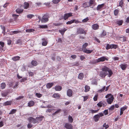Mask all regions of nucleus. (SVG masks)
Masks as SVG:
<instances>
[{
    "label": "nucleus",
    "instance_id": "603ef678",
    "mask_svg": "<svg viewBox=\"0 0 129 129\" xmlns=\"http://www.w3.org/2000/svg\"><path fill=\"white\" fill-rule=\"evenodd\" d=\"M28 73L29 76L32 77L34 75V74L33 72H31L30 71H29L28 72Z\"/></svg>",
    "mask_w": 129,
    "mask_h": 129
},
{
    "label": "nucleus",
    "instance_id": "1a4fd4ad",
    "mask_svg": "<svg viewBox=\"0 0 129 129\" xmlns=\"http://www.w3.org/2000/svg\"><path fill=\"white\" fill-rule=\"evenodd\" d=\"M64 127L68 129H72L73 127V125L69 123H66L64 125Z\"/></svg>",
    "mask_w": 129,
    "mask_h": 129
},
{
    "label": "nucleus",
    "instance_id": "79ce46f5",
    "mask_svg": "<svg viewBox=\"0 0 129 129\" xmlns=\"http://www.w3.org/2000/svg\"><path fill=\"white\" fill-rule=\"evenodd\" d=\"M34 30V29H28L26 30V31L27 33H30L33 32Z\"/></svg>",
    "mask_w": 129,
    "mask_h": 129
},
{
    "label": "nucleus",
    "instance_id": "c03bdc74",
    "mask_svg": "<svg viewBox=\"0 0 129 129\" xmlns=\"http://www.w3.org/2000/svg\"><path fill=\"white\" fill-rule=\"evenodd\" d=\"M119 11L118 9H115L114 11V12L115 16H117L119 13Z\"/></svg>",
    "mask_w": 129,
    "mask_h": 129
},
{
    "label": "nucleus",
    "instance_id": "f704fd0d",
    "mask_svg": "<svg viewBox=\"0 0 129 129\" xmlns=\"http://www.w3.org/2000/svg\"><path fill=\"white\" fill-rule=\"evenodd\" d=\"M68 120L70 123H72L73 122V119L71 116L70 115L69 116Z\"/></svg>",
    "mask_w": 129,
    "mask_h": 129
},
{
    "label": "nucleus",
    "instance_id": "5fc2aeb1",
    "mask_svg": "<svg viewBox=\"0 0 129 129\" xmlns=\"http://www.w3.org/2000/svg\"><path fill=\"white\" fill-rule=\"evenodd\" d=\"M102 101H101L97 104V105L99 107H101L102 106Z\"/></svg>",
    "mask_w": 129,
    "mask_h": 129
},
{
    "label": "nucleus",
    "instance_id": "4d7b16f0",
    "mask_svg": "<svg viewBox=\"0 0 129 129\" xmlns=\"http://www.w3.org/2000/svg\"><path fill=\"white\" fill-rule=\"evenodd\" d=\"M36 95L38 98H40L42 96V94L40 93H36Z\"/></svg>",
    "mask_w": 129,
    "mask_h": 129
},
{
    "label": "nucleus",
    "instance_id": "6ab92c4d",
    "mask_svg": "<svg viewBox=\"0 0 129 129\" xmlns=\"http://www.w3.org/2000/svg\"><path fill=\"white\" fill-rule=\"evenodd\" d=\"M83 51L87 54L90 53L92 51V50H87L86 49H83L82 51Z\"/></svg>",
    "mask_w": 129,
    "mask_h": 129
},
{
    "label": "nucleus",
    "instance_id": "774afa93",
    "mask_svg": "<svg viewBox=\"0 0 129 129\" xmlns=\"http://www.w3.org/2000/svg\"><path fill=\"white\" fill-rule=\"evenodd\" d=\"M3 96L5 97L6 96L8 95V93L7 92L3 93L2 94Z\"/></svg>",
    "mask_w": 129,
    "mask_h": 129
},
{
    "label": "nucleus",
    "instance_id": "a19ab883",
    "mask_svg": "<svg viewBox=\"0 0 129 129\" xmlns=\"http://www.w3.org/2000/svg\"><path fill=\"white\" fill-rule=\"evenodd\" d=\"M6 86V84L5 83H3L1 84V87L2 89H4Z\"/></svg>",
    "mask_w": 129,
    "mask_h": 129
},
{
    "label": "nucleus",
    "instance_id": "5701e85b",
    "mask_svg": "<svg viewBox=\"0 0 129 129\" xmlns=\"http://www.w3.org/2000/svg\"><path fill=\"white\" fill-rule=\"evenodd\" d=\"M84 77V75L83 73H81L79 74L78 76V78L79 79L82 80Z\"/></svg>",
    "mask_w": 129,
    "mask_h": 129
},
{
    "label": "nucleus",
    "instance_id": "bf43d9fd",
    "mask_svg": "<svg viewBox=\"0 0 129 129\" xmlns=\"http://www.w3.org/2000/svg\"><path fill=\"white\" fill-rule=\"evenodd\" d=\"M47 44V42L46 41H44L42 43V45L44 46H46Z\"/></svg>",
    "mask_w": 129,
    "mask_h": 129
},
{
    "label": "nucleus",
    "instance_id": "ea45409f",
    "mask_svg": "<svg viewBox=\"0 0 129 129\" xmlns=\"http://www.w3.org/2000/svg\"><path fill=\"white\" fill-rule=\"evenodd\" d=\"M31 64L34 66H36L37 65V62L35 60H33L31 61Z\"/></svg>",
    "mask_w": 129,
    "mask_h": 129
},
{
    "label": "nucleus",
    "instance_id": "f03ea898",
    "mask_svg": "<svg viewBox=\"0 0 129 129\" xmlns=\"http://www.w3.org/2000/svg\"><path fill=\"white\" fill-rule=\"evenodd\" d=\"M77 32L78 34H84L85 35L86 34V33L85 31L83 28L81 27L77 29Z\"/></svg>",
    "mask_w": 129,
    "mask_h": 129
},
{
    "label": "nucleus",
    "instance_id": "f257e3e1",
    "mask_svg": "<svg viewBox=\"0 0 129 129\" xmlns=\"http://www.w3.org/2000/svg\"><path fill=\"white\" fill-rule=\"evenodd\" d=\"M107 72H108V77H110L113 74L111 70L109 68L104 66L102 68V71L100 72L99 75L102 78H105L108 75Z\"/></svg>",
    "mask_w": 129,
    "mask_h": 129
},
{
    "label": "nucleus",
    "instance_id": "2f4dec72",
    "mask_svg": "<svg viewBox=\"0 0 129 129\" xmlns=\"http://www.w3.org/2000/svg\"><path fill=\"white\" fill-rule=\"evenodd\" d=\"M123 21L122 20H118L116 22V23L119 25H121L123 23Z\"/></svg>",
    "mask_w": 129,
    "mask_h": 129
},
{
    "label": "nucleus",
    "instance_id": "72a5a7b5",
    "mask_svg": "<svg viewBox=\"0 0 129 129\" xmlns=\"http://www.w3.org/2000/svg\"><path fill=\"white\" fill-rule=\"evenodd\" d=\"M127 106L125 105L124 106L120 109V110L123 112L127 108Z\"/></svg>",
    "mask_w": 129,
    "mask_h": 129
},
{
    "label": "nucleus",
    "instance_id": "8fccbe9b",
    "mask_svg": "<svg viewBox=\"0 0 129 129\" xmlns=\"http://www.w3.org/2000/svg\"><path fill=\"white\" fill-rule=\"evenodd\" d=\"M74 21L73 20L68 21L66 22V24L67 25L71 24L72 23H74Z\"/></svg>",
    "mask_w": 129,
    "mask_h": 129
},
{
    "label": "nucleus",
    "instance_id": "338daca9",
    "mask_svg": "<svg viewBox=\"0 0 129 129\" xmlns=\"http://www.w3.org/2000/svg\"><path fill=\"white\" fill-rule=\"evenodd\" d=\"M21 41L20 39H18L16 41V44H20L21 43Z\"/></svg>",
    "mask_w": 129,
    "mask_h": 129
},
{
    "label": "nucleus",
    "instance_id": "680f3d73",
    "mask_svg": "<svg viewBox=\"0 0 129 129\" xmlns=\"http://www.w3.org/2000/svg\"><path fill=\"white\" fill-rule=\"evenodd\" d=\"M98 95H95L93 98V100L94 101H96L97 100Z\"/></svg>",
    "mask_w": 129,
    "mask_h": 129
},
{
    "label": "nucleus",
    "instance_id": "6e6d98bb",
    "mask_svg": "<svg viewBox=\"0 0 129 129\" xmlns=\"http://www.w3.org/2000/svg\"><path fill=\"white\" fill-rule=\"evenodd\" d=\"M103 126L105 127V129H107L109 127L108 124H106V123H104L103 125Z\"/></svg>",
    "mask_w": 129,
    "mask_h": 129
},
{
    "label": "nucleus",
    "instance_id": "9d476101",
    "mask_svg": "<svg viewBox=\"0 0 129 129\" xmlns=\"http://www.w3.org/2000/svg\"><path fill=\"white\" fill-rule=\"evenodd\" d=\"M28 120L30 123H33L34 124L36 123V121L35 118H34L33 117H29L28 119Z\"/></svg>",
    "mask_w": 129,
    "mask_h": 129
},
{
    "label": "nucleus",
    "instance_id": "a18cd8bd",
    "mask_svg": "<svg viewBox=\"0 0 129 129\" xmlns=\"http://www.w3.org/2000/svg\"><path fill=\"white\" fill-rule=\"evenodd\" d=\"M106 32L104 30L102 33L101 35V36L102 37H104L106 36Z\"/></svg>",
    "mask_w": 129,
    "mask_h": 129
},
{
    "label": "nucleus",
    "instance_id": "c85d7f7f",
    "mask_svg": "<svg viewBox=\"0 0 129 129\" xmlns=\"http://www.w3.org/2000/svg\"><path fill=\"white\" fill-rule=\"evenodd\" d=\"M105 88L106 86H104L102 88L99 90L98 92L99 93H101L102 92H103L105 90Z\"/></svg>",
    "mask_w": 129,
    "mask_h": 129
},
{
    "label": "nucleus",
    "instance_id": "4c0bfd02",
    "mask_svg": "<svg viewBox=\"0 0 129 129\" xmlns=\"http://www.w3.org/2000/svg\"><path fill=\"white\" fill-rule=\"evenodd\" d=\"M89 2L90 6L94 4L95 2L94 0H90Z\"/></svg>",
    "mask_w": 129,
    "mask_h": 129
},
{
    "label": "nucleus",
    "instance_id": "2eb2a0df",
    "mask_svg": "<svg viewBox=\"0 0 129 129\" xmlns=\"http://www.w3.org/2000/svg\"><path fill=\"white\" fill-rule=\"evenodd\" d=\"M34 104L35 102L34 101H31L28 103L27 106L29 107H31L33 106L34 105Z\"/></svg>",
    "mask_w": 129,
    "mask_h": 129
},
{
    "label": "nucleus",
    "instance_id": "b1692460",
    "mask_svg": "<svg viewBox=\"0 0 129 129\" xmlns=\"http://www.w3.org/2000/svg\"><path fill=\"white\" fill-rule=\"evenodd\" d=\"M29 6V4L28 3L26 2H25L24 3L23 8L24 9H27L28 8Z\"/></svg>",
    "mask_w": 129,
    "mask_h": 129
},
{
    "label": "nucleus",
    "instance_id": "f8f14e48",
    "mask_svg": "<svg viewBox=\"0 0 129 129\" xmlns=\"http://www.w3.org/2000/svg\"><path fill=\"white\" fill-rule=\"evenodd\" d=\"M99 26L97 24H93L92 26V28L94 30H96L99 28Z\"/></svg>",
    "mask_w": 129,
    "mask_h": 129
},
{
    "label": "nucleus",
    "instance_id": "13d9d810",
    "mask_svg": "<svg viewBox=\"0 0 129 129\" xmlns=\"http://www.w3.org/2000/svg\"><path fill=\"white\" fill-rule=\"evenodd\" d=\"M98 110H91L90 111H91V113H94L97 112Z\"/></svg>",
    "mask_w": 129,
    "mask_h": 129
},
{
    "label": "nucleus",
    "instance_id": "aec40b11",
    "mask_svg": "<svg viewBox=\"0 0 129 129\" xmlns=\"http://www.w3.org/2000/svg\"><path fill=\"white\" fill-rule=\"evenodd\" d=\"M93 118L95 122H97L99 120L100 117L97 114L94 116Z\"/></svg>",
    "mask_w": 129,
    "mask_h": 129
},
{
    "label": "nucleus",
    "instance_id": "423d86ee",
    "mask_svg": "<svg viewBox=\"0 0 129 129\" xmlns=\"http://www.w3.org/2000/svg\"><path fill=\"white\" fill-rule=\"evenodd\" d=\"M44 117L43 116L37 117L36 118H35L36 121V123H38L39 122H41Z\"/></svg>",
    "mask_w": 129,
    "mask_h": 129
},
{
    "label": "nucleus",
    "instance_id": "9b49d317",
    "mask_svg": "<svg viewBox=\"0 0 129 129\" xmlns=\"http://www.w3.org/2000/svg\"><path fill=\"white\" fill-rule=\"evenodd\" d=\"M72 91L71 89H69L68 90L67 92V95L69 97L72 96Z\"/></svg>",
    "mask_w": 129,
    "mask_h": 129
},
{
    "label": "nucleus",
    "instance_id": "39448f33",
    "mask_svg": "<svg viewBox=\"0 0 129 129\" xmlns=\"http://www.w3.org/2000/svg\"><path fill=\"white\" fill-rule=\"evenodd\" d=\"M48 20V19L47 17V16L44 15L42 18L41 20L42 23H45Z\"/></svg>",
    "mask_w": 129,
    "mask_h": 129
},
{
    "label": "nucleus",
    "instance_id": "864d4df0",
    "mask_svg": "<svg viewBox=\"0 0 129 129\" xmlns=\"http://www.w3.org/2000/svg\"><path fill=\"white\" fill-rule=\"evenodd\" d=\"M123 1L122 0L119 3V6L122 7L123 6Z\"/></svg>",
    "mask_w": 129,
    "mask_h": 129
},
{
    "label": "nucleus",
    "instance_id": "4468645a",
    "mask_svg": "<svg viewBox=\"0 0 129 129\" xmlns=\"http://www.w3.org/2000/svg\"><path fill=\"white\" fill-rule=\"evenodd\" d=\"M53 83H49L46 85V87L47 88L50 89L54 85Z\"/></svg>",
    "mask_w": 129,
    "mask_h": 129
},
{
    "label": "nucleus",
    "instance_id": "a211bd4d",
    "mask_svg": "<svg viewBox=\"0 0 129 129\" xmlns=\"http://www.w3.org/2000/svg\"><path fill=\"white\" fill-rule=\"evenodd\" d=\"M12 101H7L4 103V105L6 106L11 105L12 103Z\"/></svg>",
    "mask_w": 129,
    "mask_h": 129
},
{
    "label": "nucleus",
    "instance_id": "58836bf2",
    "mask_svg": "<svg viewBox=\"0 0 129 129\" xmlns=\"http://www.w3.org/2000/svg\"><path fill=\"white\" fill-rule=\"evenodd\" d=\"M39 28H48V26L47 25H39Z\"/></svg>",
    "mask_w": 129,
    "mask_h": 129
},
{
    "label": "nucleus",
    "instance_id": "49530a36",
    "mask_svg": "<svg viewBox=\"0 0 129 129\" xmlns=\"http://www.w3.org/2000/svg\"><path fill=\"white\" fill-rule=\"evenodd\" d=\"M61 0H53L52 2L53 3L57 4L59 3Z\"/></svg>",
    "mask_w": 129,
    "mask_h": 129
},
{
    "label": "nucleus",
    "instance_id": "cd10ccee",
    "mask_svg": "<svg viewBox=\"0 0 129 129\" xmlns=\"http://www.w3.org/2000/svg\"><path fill=\"white\" fill-rule=\"evenodd\" d=\"M53 97L55 98H58L60 97V95L58 93H55L53 95Z\"/></svg>",
    "mask_w": 129,
    "mask_h": 129
},
{
    "label": "nucleus",
    "instance_id": "052dcab7",
    "mask_svg": "<svg viewBox=\"0 0 129 129\" xmlns=\"http://www.w3.org/2000/svg\"><path fill=\"white\" fill-rule=\"evenodd\" d=\"M33 125L30 123H29L27 125V127L28 128H30L33 126Z\"/></svg>",
    "mask_w": 129,
    "mask_h": 129
},
{
    "label": "nucleus",
    "instance_id": "0eeeda50",
    "mask_svg": "<svg viewBox=\"0 0 129 129\" xmlns=\"http://www.w3.org/2000/svg\"><path fill=\"white\" fill-rule=\"evenodd\" d=\"M98 59L99 62L101 61H105V60L108 61V60L107 57L105 56H102L100 58H98Z\"/></svg>",
    "mask_w": 129,
    "mask_h": 129
},
{
    "label": "nucleus",
    "instance_id": "412c9836",
    "mask_svg": "<svg viewBox=\"0 0 129 129\" xmlns=\"http://www.w3.org/2000/svg\"><path fill=\"white\" fill-rule=\"evenodd\" d=\"M67 29H66L65 28H63V29L61 30H59V31L60 33L62 36L63 35L65 31H66Z\"/></svg>",
    "mask_w": 129,
    "mask_h": 129
},
{
    "label": "nucleus",
    "instance_id": "f3484780",
    "mask_svg": "<svg viewBox=\"0 0 129 129\" xmlns=\"http://www.w3.org/2000/svg\"><path fill=\"white\" fill-rule=\"evenodd\" d=\"M120 66L122 70H125L126 68L127 64H121Z\"/></svg>",
    "mask_w": 129,
    "mask_h": 129
},
{
    "label": "nucleus",
    "instance_id": "c9c22d12",
    "mask_svg": "<svg viewBox=\"0 0 129 129\" xmlns=\"http://www.w3.org/2000/svg\"><path fill=\"white\" fill-rule=\"evenodd\" d=\"M112 49L113 48L115 49H116L118 47V45H115L114 44H111Z\"/></svg>",
    "mask_w": 129,
    "mask_h": 129
},
{
    "label": "nucleus",
    "instance_id": "e433bc0d",
    "mask_svg": "<svg viewBox=\"0 0 129 129\" xmlns=\"http://www.w3.org/2000/svg\"><path fill=\"white\" fill-rule=\"evenodd\" d=\"M16 111H17V110L16 109H13L11 110V111L9 113V114H13L14 113H15L16 112Z\"/></svg>",
    "mask_w": 129,
    "mask_h": 129
},
{
    "label": "nucleus",
    "instance_id": "c756f323",
    "mask_svg": "<svg viewBox=\"0 0 129 129\" xmlns=\"http://www.w3.org/2000/svg\"><path fill=\"white\" fill-rule=\"evenodd\" d=\"M99 62L98 59L93 60L90 61V63L92 64H96Z\"/></svg>",
    "mask_w": 129,
    "mask_h": 129
},
{
    "label": "nucleus",
    "instance_id": "09e8293b",
    "mask_svg": "<svg viewBox=\"0 0 129 129\" xmlns=\"http://www.w3.org/2000/svg\"><path fill=\"white\" fill-rule=\"evenodd\" d=\"M53 24L55 26H59L61 25L62 24V23H53Z\"/></svg>",
    "mask_w": 129,
    "mask_h": 129
},
{
    "label": "nucleus",
    "instance_id": "69168bd1",
    "mask_svg": "<svg viewBox=\"0 0 129 129\" xmlns=\"http://www.w3.org/2000/svg\"><path fill=\"white\" fill-rule=\"evenodd\" d=\"M20 82H24L26 80H27V78H23L20 80Z\"/></svg>",
    "mask_w": 129,
    "mask_h": 129
},
{
    "label": "nucleus",
    "instance_id": "dca6fc26",
    "mask_svg": "<svg viewBox=\"0 0 129 129\" xmlns=\"http://www.w3.org/2000/svg\"><path fill=\"white\" fill-rule=\"evenodd\" d=\"M105 5V4H102L101 5H98L97 8L96 9L97 10H99L102 8Z\"/></svg>",
    "mask_w": 129,
    "mask_h": 129
},
{
    "label": "nucleus",
    "instance_id": "4be33fe9",
    "mask_svg": "<svg viewBox=\"0 0 129 129\" xmlns=\"http://www.w3.org/2000/svg\"><path fill=\"white\" fill-rule=\"evenodd\" d=\"M55 89L56 91H60L62 89V87L60 86H56Z\"/></svg>",
    "mask_w": 129,
    "mask_h": 129
},
{
    "label": "nucleus",
    "instance_id": "7c9ffc66",
    "mask_svg": "<svg viewBox=\"0 0 129 129\" xmlns=\"http://www.w3.org/2000/svg\"><path fill=\"white\" fill-rule=\"evenodd\" d=\"M106 49L107 50L110 49H112L111 44L110 45L108 44H107Z\"/></svg>",
    "mask_w": 129,
    "mask_h": 129
},
{
    "label": "nucleus",
    "instance_id": "de8ad7c7",
    "mask_svg": "<svg viewBox=\"0 0 129 129\" xmlns=\"http://www.w3.org/2000/svg\"><path fill=\"white\" fill-rule=\"evenodd\" d=\"M114 105H113L111 106L110 108L109 109V111H112L114 110Z\"/></svg>",
    "mask_w": 129,
    "mask_h": 129
},
{
    "label": "nucleus",
    "instance_id": "ddd939ff",
    "mask_svg": "<svg viewBox=\"0 0 129 129\" xmlns=\"http://www.w3.org/2000/svg\"><path fill=\"white\" fill-rule=\"evenodd\" d=\"M90 6L89 2H85L83 4L82 7L84 8H86Z\"/></svg>",
    "mask_w": 129,
    "mask_h": 129
},
{
    "label": "nucleus",
    "instance_id": "3c124183",
    "mask_svg": "<svg viewBox=\"0 0 129 129\" xmlns=\"http://www.w3.org/2000/svg\"><path fill=\"white\" fill-rule=\"evenodd\" d=\"M89 20V19L88 17L86 18L83 19L82 20V22L83 23L86 22H87Z\"/></svg>",
    "mask_w": 129,
    "mask_h": 129
},
{
    "label": "nucleus",
    "instance_id": "20e7f679",
    "mask_svg": "<svg viewBox=\"0 0 129 129\" xmlns=\"http://www.w3.org/2000/svg\"><path fill=\"white\" fill-rule=\"evenodd\" d=\"M72 13H66L63 16V19L65 20H66L69 17L72 16Z\"/></svg>",
    "mask_w": 129,
    "mask_h": 129
},
{
    "label": "nucleus",
    "instance_id": "bb28decb",
    "mask_svg": "<svg viewBox=\"0 0 129 129\" xmlns=\"http://www.w3.org/2000/svg\"><path fill=\"white\" fill-rule=\"evenodd\" d=\"M20 58V57L19 56H16L12 58V59L15 61H16L19 60Z\"/></svg>",
    "mask_w": 129,
    "mask_h": 129
},
{
    "label": "nucleus",
    "instance_id": "0e129e2a",
    "mask_svg": "<svg viewBox=\"0 0 129 129\" xmlns=\"http://www.w3.org/2000/svg\"><path fill=\"white\" fill-rule=\"evenodd\" d=\"M82 97H83L84 98L83 101L84 102L86 101L88 98V96H82Z\"/></svg>",
    "mask_w": 129,
    "mask_h": 129
},
{
    "label": "nucleus",
    "instance_id": "6e6552de",
    "mask_svg": "<svg viewBox=\"0 0 129 129\" xmlns=\"http://www.w3.org/2000/svg\"><path fill=\"white\" fill-rule=\"evenodd\" d=\"M114 99V98L113 96H112L109 98L107 99V101L109 104H111L113 102Z\"/></svg>",
    "mask_w": 129,
    "mask_h": 129
},
{
    "label": "nucleus",
    "instance_id": "a878e982",
    "mask_svg": "<svg viewBox=\"0 0 129 129\" xmlns=\"http://www.w3.org/2000/svg\"><path fill=\"white\" fill-rule=\"evenodd\" d=\"M23 10V9L18 8L16 10V11L17 13L20 14L22 12Z\"/></svg>",
    "mask_w": 129,
    "mask_h": 129
},
{
    "label": "nucleus",
    "instance_id": "393cba45",
    "mask_svg": "<svg viewBox=\"0 0 129 129\" xmlns=\"http://www.w3.org/2000/svg\"><path fill=\"white\" fill-rule=\"evenodd\" d=\"M88 45V43H85L83 45L82 47V51L83 49H86V47Z\"/></svg>",
    "mask_w": 129,
    "mask_h": 129
},
{
    "label": "nucleus",
    "instance_id": "7ed1b4c3",
    "mask_svg": "<svg viewBox=\"0 0 129 129\" xmlns=\"http://www.w3.org/2000/svg\"><path fill=\"white\" fill-rule=\"evenodd\" d=\"M117 38L118 40L122 42H126L127 39L126 37L122 36H118Z\"/></svg>",
    "mask_w": 129,
    "mask_h": 129
},
{
    "label": "nucleus",
    "instance_id": "473e14b6",
    "mask_svg": "<svg viewBox=\"0 0 129 129\" xmlns=\"http://www.w3.org/2000/svg\"><path fill=\"white\" fill-rule=\"evenodd\" d=\"M20 31L18 30H15L14 31H12L10 35H13V34H16L19 33Z\"/></svg>",
    "mask_w": 129,
    "mask_h": 129
},
{
    "label": "nucleus",
    "instance_id": "37998d69",
    "mask_svg": "<svg viewBox=\"0 0 129 129\" xmlns=\"http://www.w3.org/2000/svg\"><path fill=\"white\" fill-rule=\"evenodd\" d=\"M85 92L88 91L89 90L90 87L89 86L87 85H86L85 86Z\"/></svg>",
    "mask_w": 129,
    "mask_h": 129
},
{
    "label": "nucleus",
    "instance_id": "e2e57ef3",
    "mask_svg": "<svg viewBox=\"0 0 129 129\" xmlns=\"http://www.w3.org/2000/svg\"><path fill=\"white\" fill-rule=\"evenodd\" d=\"M24 98V96H20L16 98V100H19L23 98Z\"/></svg>",
    "mask_w": 129,
    "mask_h": 129
}]
</instances>
